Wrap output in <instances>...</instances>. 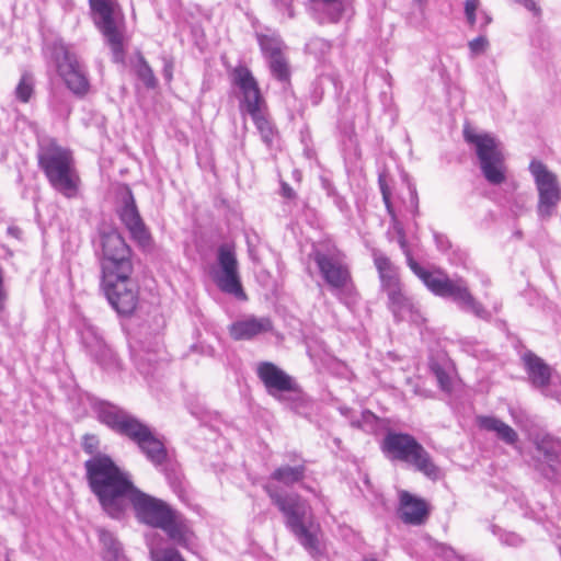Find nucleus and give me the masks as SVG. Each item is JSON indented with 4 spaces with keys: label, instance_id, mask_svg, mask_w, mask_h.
Instances as JSON below:
<instances>
[{
    "label": "nucleus",
    "instance_id": "f257e3e1",
    "mask_svg": "<svg viewBox=\"0 0 561 561\" xmlns=\"http://www.w3.org/2000/svg\"><path fill=\"white\" fill-rule=\"evenodd\" d=\"M91 492L111 518H123L129 507L144 524L159 528L173 508L135 486L129 472L121 469L110 456H98L84 462Z\"/></svg>",
    "mask_w": 561,
    "mask_h": 561
},
{
    "label": "nucleus",
    "instance_id": "f03ea898",
    "mask_svg": "<svg viewBox=\"0 0 561 561\" xmlns=\"http://www.w3.org/2000/svg\"><path fill=\"white\" fill-rule=\"evenodd\" d=\"M96 413L102 424L135 443L151 463L161 466L165 462L168 453L164 444L154 435L152 428L137 416L107 402L100 403Z\"/></svg>",
    "mask_w": 561,
    "mask_h": 561
},
{
    "label": "nucleus",
    "instance_id": "7ed1b4c3",
    "mask_svg": "<svg viewBox=\"0 0 561 561\" xmlns=\"http://www.w3.org/2000/svg\"><path fill=\"white\" fill-rule=\"evenodd\" d=\"M394 229L398 232V243L405 255L408 266L434 295L453 299L462 310L471 312L480 319L490 317L489 311L471 295L463 279H451L442 271L431 272L421 266L412 256L403 228L394 225Z\"/></svg>",
    "mask_w": 561,
    "mask_h": 561
},
{
    "label": "nucleus",
    "instance_id": "20e7f679",
    "mask_svg": "<svg viewBox=\"0 0 561 561\" xmlns=\"http://www.w3.org/2000/svg\"><path fill=\"white\" fill-rule=\"evenodd\" d=\"M272 503L277 506L285 517L287 528L294 534L299 543L311 554L320 553L319 539L311 526L307 525L310 507L300 495L296 493H280L278 489L266 483L263 485Z\"/></svg>",
    "mask_w": 561,
    "mask_h": 561
},
{
    "label": "nucleus",
    "instance_id": "39448f33",
    "mask_svg": "<svg viewBox=\"0 0 561 561\" xmlns=\"http://www.w3.org/2000/svg\"><path fill=\"white\" fill-rule=\"evenodd\" d=\"M231 77L232 83L238 87L241 92L240 110L251 116L261 135V139L266 146L271 147L276 130L263 112L265 101L261 94L257 81L245 66L236 67Z\"/></svg>",
    "mask_w": 561,
    "mask_h": 561
},
{
    "label": "nucleus",
    "instance_id": "423d86ee",
    "mask_svg": "<svg viewBox=\"0 0 561 561\" xmlns=\"http://www.w3.org/2000/svg\"><path fill=\"white\" fill-rule=\"evenodd\" d=\"M309 259L316 263L320 276L331 291L343 299L353 291V280L345 255L335 245L320 243L312 247Z\"/></svg>",
    "mask_w": 561,
    "mask_h": 561
},
{
    "label": "nucleus",
    "instance_id": "0eeeda50",
    "mask_svg": "<svg viewBox=\"0 0 561 561\" xmlns=\"http://www.w3.org/2000/svg\"><path fill=\"white\" fill-rule=\"evenodd\" d=\"M38 164L57 192L67 198L77 195L80 179L69 150L56 145L46 146L38 152Z\"/></svg>",
    "mask_w": 561,
    "mask_h": 561
},
{
    "label": "nucleus",
    "instance_id": "6e6552de",
    "mask_svg": "<svg viewBox=\"0 0 561 561\" xmlns=\"http://www.w3.org/2000/svg\"><path fill=\"white\" fill-rule=\"evenodd\" d=\"M382 451L393 460L412 466L431 480L440 477V469L436 466L428 451L408 433L388 432L381 444Z\"/></svg>",
    "mask_w": 561,
    "mask_h": 561
},
{
    "label": "nucleus",
    "instance_id": "1a4fd4ad",
    "mask_svg": "<svg viewBox=\"0 0 561 561\" xmlns=\"http://www.w3.org/2000/svg\"><path fill=\"white\" fill-rule=\"evenodd\" d=\"M463 137L468 144L474 146L485 180L492 185L502 184L506 179V167L495 137L488 133H477L470 126H465Z\"/></svg>",
    "mask_w": 561,
    "mask_h": 561
},
{
    "label": "nucleus",
    "instance_id": "9d476101",
    "mask_svg": "<svg viewBox=\"0 0 561 561\" xmlns=\"http://www.w3.org/2000/svg\"><path fill=\"white\" fill-rule=\"evenodd\" d=\"M94 23L111 47L114 62L124 61L123 18L116 0H89Z\"/></svg>",
    "mask_w": 561,
    "mask_h": 561
},
{
    "label": "nucleus",
    "instance_id": "9b49d317",
    "mask_svg": "<svg viewBox=\"0 0 561 561\" xmlns=\"http://www.w3.org/2000/svg\"><path fill=\"white\" fill-rule=\"evenodd\" d=\"M100 242L102 277L133 273L131 250L116 229L101 230Z\"/></svg>",
    "mask_w": 561,
    "mask_h": 561
},
{
    "label": "nucleus",
    "instance_id": "f8f14e48",
    "mask_svg": "<svg viewBox=\"0 0 561 561\" xmlns=\"http://www.w3.org/2000/svg\"><path fill=\"white\" fill-rule=\"evenodd\" d=\"M50 57L54 60L58 75L67 88L78 98H83L90 89L84 67L77 56L70 51L61 41H55L49 46Z\"/></svg>",
    "mask_w": 561,
    "mask_h": 561
},
{
    "label": "nucleus",
    "instance_id": "ddd939ff",
    "mask_svg": "<svg viewBox=\"0 0 561 561\" xmlns=\"http://www.w3.org/2000/svg\"><path fill=\"white\" fill-rule=\"evenodd\" d=\"M529 171L538 191L537 214L540 219L547 220L554 215L561 202V185L557 175L541 161L533 160Z\"/></svg>",
    "mask_w": 561,
    "mask_h": 561
},
{
    "label": "nucleus",
    "instance_id": "4468645a",
    "mask_svg": "<svg viewBox=\"0 0 561 561\" xmlns=\"http://www.w3.org/2000/svg\"><path fill=\"white\" fill-rule=\"evenodd\" d=\"M131 274L102 277V289L112 308L121 316L131 314L138 305V288Z\"/></svg>",
    "mask_w": 561,
    "mask_h": 561
},
{
    "label": "nucleus",
    "instance_id": "2eb2a0df",
    "mask_svg": "<svg viewBox=\"0 0 561 561\" xmlns=\"http://www.w3.org/2000/svg\"><path fill=\"white\" fill-rule=\"evenodd\" d=\"M79 333L83 347L96 364L106 370L122 369L121 359L105 342L98 327L90 322H83Z\"/></svg>",
    "mask_w": 561,
    "mask_h": 561
},
{
    "label": "nucleus",
    "instance_id": "dca6fc26",
    "mask_svg": "<svg viewBox=\"0 0 561 561\" xmlns=\"http://www.w3.org/2000/svg\"><path fill=\"white\" fill-rule=\"evenodd\" d=\"M256 375L266 392L280 402L287 400L284 393H300L301 391L296 380L272 362L259 363Z\"/></svg>",
    "mask_w": 561,
    "mask_h": 561
},
{
    "label": "nucleus",
    "instance_id": "f3484780",
    "mask_svg": "<svg viewBox=\"0 0 561 561\" xmlns=\"http://www.w3.org/2000/svg\"><path fill=\"white\" fill-rule=\"evenodd\" d=\"M220 273L215 276L219 289L226 294L233 295L236 298L245 300L247 295L242 288L238 273V261L236 253L228 244H222L217 253Z\"/></svg>",
    "mask_w": 561,
    "mask_h": 561
},
{
    "label": "nucleus",
    "instance_id": "a211bd4d",
    "mask_svg": "<svg viewBox=\"0 0 561 561\" xmlns=\"http://www.w3.org/2000/svg\"><path fill=\"white\" fill-rule=\"evenodd\" d=\"M117 215L122 224L129 231L131 238L140 245H147L150 241V233L140 217L131 190L125 186L121 194Z\"/></svg>",
    "mask_w": 561,
    "mask_h": 561
},
{
    "label": "nucleus",
    "instance_id": "6ab92c4d",
    "mask_svg": "<svg viewBox=\"0 0 561 561\" xmlns=\"http://www.w3.org/2000/svg\"><path fill=\"white\" fill-rule=\"evenodd\" d=\"M536 450L543 457L546 467L541 474L549 481L558 480L559 468H561V438L550 434L536 435L534 438Z\"/></svg>",
    "mask_w": 561,
    "mask_h": 561
},
{
    "label": "nucleus",
    "instance_id": "aec40b11",
    "mask_svg": "<svg viewBox=\"0 0 561 561\" xmlns=\"http://www.w3.org/2000/svg\"><path fill=\"white\" fill-rule=\"evenodd\" d=\"M528 377L537 389L547 396L559 399L561 390L552 391L551 386V368L536 354L528 352L523 357Z\"/></svg>",
    "mask_w": 561,
    "mask_h": 561
},
{
    "label": "nucleus",
    "instance_id": "412c9836",
    "mask_svg": "<svg viewBox=\"0 0 561 561\" xmlns=\"http://www.w3.org/2000/svg\"><path fill=\"white\" fill-rule=\"evenodd\" d=\"M388 296V307L398 321L409 320L412 322H420L422 317L411 300L402 293L401 284L393 286L391 289L383 290Z\"/></svg>",
    "mask_w": 561,
    "mask_h": 561
},
{
    "label": "nucleus",
    "instance_id": "4be33fe9",
    "mask_svg": "<svg viewBox=\"0 0 561 561\" xmlns=\"http://www.w3.org/2000/svg\"><path fill=\"white\" fill-rule=\"evenodd\" d=\"M399 516L404 524L422 525L428 516L426 502L408 491L400 492Z\"/></svg>",
    "mask_w": 561,
    "mask_h": 561
},
{
    "label": "nucleus",
    "instance_id": "5701e85b",
    "mask_svg": "<svg viewBox=\"0 0 561 561\" xmlns=\"http://www.w3.org/2000/svg\"><path fill=\"white\" fill-rule=\"evenodd\" d=\"M159 529L163 530L173 543L183 548H187L194 537L188 520L175 510Z\"/></svg>",
    "mask_w": 561,
    "mask_h": 561
},
{
    "label": "nucleus",
    "instance_id": "b1692460",
    "mask_svg": "<svg viewBox=\"0 0 561 561\" xmlns=\"http://www.w3.org/2000/svg\"><path fill=\"white\" fill-rule=\"evenodd\" d=\"M272 329L273 323L270 318L251 316L232 323L229 332L232 339L240 341L253 339L259 334L272 331Z\"/></svg>",
    "mask_w": 561,
    "mask_h": 561
},
{
    "label": "nucleus",
    "instance_id": "393cba45",
    "mask_svg": "<svg viewBox=\"0 0 561 561\" xmlns=\"http://www.w3.org/2000/svg\"><path fill=\"white\" fill-rule=\"evenodd\" d=\"M477 423L480 428L495 433L506 445L514 446L518 442L517 432L497 417L481 415L477 417Z\"/></svg>",
    "mask_w": 561,
    "mask_h": 561
},
{
    "label": "nucleus",
    "instance_id": "a878e982",
    "mask_svg": "<svg viewBox=\"0 0 561 561\" xmlns=\"http://www.w3.org/2000/svg\"><path fill=\"white\" fill-rule=\"evenodd\" d=\"M373 257L380 277L382 290L391 289V287L393 288V286L398 285L400 280L397 268L390 259L379 250L373 251Z\"/></svg>",
    "mask_w": 561,
    "mask_h": 561
},
{
    "label": "nucleus",
    "instance_id": "bb28decb",
    "mask_svg": "<svg viewBox=\"0 0 561 561\" xmlns=\"http://www.w3.org/2000/svg\"><path fill=\"white\" fill-rule=\"evenodd\" d=\"M98 534L103 547L104 561H126L122 543L113 533L101 528Z\"/></svg>",
    "mask_w": 561,
    "mask_h": 561
},
{
    "label": "nucleus",
    "instance_id": "cd10ccee",
    "mask_svg": "<svg viewBox=\"0 0 561 561\" xmlns=\"http://www.w3.org/2000/svg\"><path fill=\"white\" fill-rule=\"evenodd\" d=\"M306 474V467L304 465L280 466L276 468L271 474V479L277 481L286 486L294 485L304 480Z\"/></svg>",
    "mask_w": 561,
    "mask_h": 561
},
{
    "label": "nucleus",
    "instance_id": "c85d7f7f",
    "mask_svg": "<svg viewBox=\"0 0 561 561\" xmlns=\"http://www.w3.org/2000/svg\"><path fill=\"white\" fill-rule=\"evenodd\" d=\"M259 45L261 47V50L263 55L268 59L276 55H280L283 49V42L279 38V36L273 34V35H265L260 34L257 35Z\"/></svg>",
    "mask_w": 561,
    "mask_h": 561
},
{
    "label": "nucleus",
    "instance_id": "c756f323",
    "mask_svg": "<svg viewBox=\"0 0 561 561\" xmlns=\"http://www.w3.org/2000/svg\"><path fill=\"white\" fill-rule=\"evenodd\" d=\"M49 107L59 117L66 118L71 113V103L68 95L61 91H53L49 98Z\"/></svg>",
    "mask_w": 561,
    "mask_h": 561
},
{
    "label": "nucleus",
    "instance_id": "7c9ffc66",
    "mask_svg": "<svg viewBox=\"0 0 561 561\" xmlns=\"http://www.w3.org/2000/svg\"><path fill=\"white\" fill-rule=\"evenodd\" d=\"M316 7L321 8L331 22H337L344 12L343 0H309Z\"/></svg>",
    "mask_w": 561,
    "mask_h": 561
},
{
    "label": "nucleus",
    "instance_id": "2f4dec72",
    "mask_svg": "<svg viewBox=\"0 0 561 561\" xmlns=\"http://www.w3.org/2000/svg\"><path fill=\"white\" fill-rule=\"evenodd\" d=\"M272 76L280 82H287L290 77L289 65L283 54L268 58Z\"/></svg>",
    "mask_w": 561,
    "mask_h": 561
},
{
    "label": "nucleus",
    "instance_id": "473e14b6",
    "mask_svg": "<svg viewBox=\"0 0 561 561\" xmlns=\"http://www.w3.org/2000/svg\"><path fill=\"white\" fill-rule=\"evenodd\" d=\"M136 75L148 89H154L158 85L152 68L141 54L138 55Z\"/></svg>",
    "mask_w": 561,
    "mask_h": 561
},
{
    "label": "nucleus",
    "instance_id": "72a5a7b5",
    "mask_svg": "<svg viewBox=\"0 0 561 561\" xmlns=\"http://www.w3.org/2000/svg\"><path fill=\"white\" fill-rule=\"evenodd\" d=\"M34 77L30 72H24L15 88V96L19 101L27 103L34 93Z\"/></svg>",
    "mask_w": 561,
    "mask_h": 561
},
{
    "label": "nucleus",
    "instance_id": "f704fd0d",
    "mask_svg": "<svg viewBox=\"0 0 561 561\" xmlns=\"http://www.w3.org/2000/svg\"><path fill=\"white\" fill-rule=\"evenodd\" d=\"M331 49V44L324 38L313 37L306 44V50L316 57L325 56Z\"/></svg>",
    "mask_w": 561,
    "mask_h": 561
},
{
    "label": "nucleus",
    "instance_id": "c9c22d12",
    "mask_svg": "<svg viewBox=\"0 0 561 561\" xmlns=\"http://www.w3.org/2000/svg\"><path fill=\"white\" fill-rule=\"evenodd\" d=\"M153 561H184L180 552L174 548H164L151 551Z\"/></svg>",
    "mask_w": 561,
    "mask_h": 561
},
{
    "label": "nucleus",
    "instance_id": "e433bc0d",
    "mask_svg": "<svg viewBox=\"0 0 561 561\" xmlns=\"http://www.w3.org/2000/svg\"><path fill=\"white\" fill-rule=\"evenodd\" d=\"M99 447H100V440H99L98 436H95L93 434H85L83 436L82 448L87 454L92 455V457L90 459H93L98 456H106L105 454L99 453Z\"/></svg>",
    "mask_w": 561,
    "mask_h": 561
},
{
    "label": "nucleus",
    "instance_id": "4c0bfd02",
    "mask_svg": "<svg viewBox=\"0 0 561 561\" xmlns=\"http://www.w3.org/2000/svg\"><path fill=\"white\" fill-rule=\"evenodd\" d=\"M436 554L445 561H461V557L449 546L438 543L435 548Z\"/></svg>",
    "mask_w": 561,
    "mask_h": 561
},
{
    "label": "nucleus",
    "instance_id": "58836bf2",
    "mask_svg": "<svg viewBox=\"0 0 561 561\" xmlns=\"http://www.w3.org/2000/svg\"><path fill=\"white\" fill-rule=\"evenodd\" d=\"M432 370L436 377L439 387L445 391L450 390L451 380L449 375L438 365H434L432 367Z\"/></svg>",
    "mask_w": 561,
    "mask_h": 561
},
{
    "label": "nucleus",
    "instance_id": "ea45409f",
    "mask_svg": "<svg viewBox=\"0 0 561 561\" xmlns=\"http://www.w3.org/2000/svg\"><path fill=\"white\" fill-rule=\"evenodd\" d=\"M469 49L473 56L483 54L489 47V41L486 36L480 35L469 42Z\"/></svg>",
    "mask_w": 561,
    "mask_h": 561
},
{
    "label": "nucleus",
    "instance_id": "a19ab883",
    "mask_svg": "<svg viewBox=\"0 0 561 561\" xmlns=\"http://www.w3.org/2000/svg\"><path fill=\"white\" fill-rule=\"evenodd\" d=\"M500 539L503 545H506L510 547H518L523 542L522 537L515 533H505V534L501 535Z\"/></svg>",
    "mask_w": 561,
    "mask_h": 561
},
{
    "label": "nucleus",
    "instance_id": "79ce46f5",
    "mask_svg": "<svg viewBox=\"0 0 561 561\" xmlns=\"http://www.w3.org/2000/svg\"><path fill=\"white\" fill-rule=\"evenodd\" d=\"M161 59L163 62L162 75H163L164 79L168 82H170L173 78V69H174L173 59L168 56H162Z\"/></svg>",
    "mask_w": 561,
    "mask_h": 561
},
{
    "label": "nucleus",
    "instance_id": "37998d69",
    "mask_svg": "<svg viewBox=\"0 0 561 561\" xmlns=\"http://www.w3.org/2000/svg\"><path fill=\"white\" fill-rule=\"evenodd\" d=\"M434 240H435L437 249L442 252H446L451 247L449 239L445 234L435 232Z\"/></svg>",
    "mask_w": 561,
    "mask_h": 561
},
{
    "label": "nucleus",
    "instance_id": "c03bdc74",
    "mask_svg": "<svg viewBox=\"0 0 561 561\" xmlns=\"http://www.w3.org/2000/svg\"><path fill=\"white\" fill-rule=\"evenodd\" d=\"M378 184H379V188H380L382 197H385V194H386V196H391V192L386 182L385 175H382V174L379 175Z\"/></svg>",
    "mask_w": 561,
    "mask_h": 561
},
{
    "label": "nucleus",
    "instance_id": "a18cd8bd",
    "mask_svg": "<svg viewBox=\"0 0 561 561\" xmlns=\"http://www.w3.org/2000/svg\"><path fill=\"white\" fill-rule=\"evenodd\" d=\"M5 298H7V294L4 290L3 271H2V267L0 266V310L3 309V304H4Z\"/></svg>",
    "mask_w": 561,
    "mask_h": 561
},
{
    "label": "nucleus",
    "instance_id": "49530a36",
    "mask_svg": "<svg viewBox=\"0 0 561 561\" xmlns=\"http://www.w3.org/2000/svg\"><path fill=\"white\" fill-rule=\"evenodd\" d=\"M411 207H412V213L414 215H417L419 214V197H417L416 190L414 187L411 188Z\"/></svg>",
    "mask_w": 561,
    "mask_h": 561
},
{
    "label": "nucleus",
    "instance_id": "de8ad7c7",
    "mask_svg": "<svg viewBox=\"0 0 561 561\" xmlns=\"http://www.w3.org/2000/svg\"><path fill=\"white\" fill-rule=\"evenodd\" d=\"M382 201L385 203L387 213L390 215L391 219L396 222L397 217H396V213H394L390 196L385 195V197H382Z\"/></svg>",
    "mask_w": 561,
    "mask_h": 561
},
{
    "label": "nucleus",
    "instance_id": "09e8293b",
    "mask_svg": "<svg viewBox=\"0 0 561 561\" xmlns=\"http://www.w3.org/2000/svg\"><path fill=\"white\" fill-rule=\"evenodd\" d=\"M479 7V0H466L465 2V13L471 14L476 12Z\"/></svg>",
    "mask_w": 561,
    "mask_h": 561
},
{
    "label": "nucleus",
    "instance_id": "8fccbe9b",
    "mask_svg": "<svg viewBox=\"0 0 561 561\" xmlns=\"http://www.w3.org/2000/svg\"><path fill=\"white\" fill-rule=\"evenodd\" d=\"M274 1H275V3L277 5H280V7L285 8L288 11V15L290 18L294 16V12H293V9H291V0H274Z\"/></svg>",
    "mask_w": 561,
    "mask_h": 561
},
{
    "label": "nucleus",
    "instance_id": "3c124183",
    "mask_svg": "<svg viewBox=\"0 0 561 561\" xmlns=\"http://www.w3.org/2000/svg\"><path fill=\"white\" fill-rule=\"evenodd\" d=\"M524 7L534 12L535 14H538L540 12V9L537 7L536 2L534 0H526L524 3Z\"/></svg>",
    "mask_w": 561,
    "mask_h": 561
},
{
    "label": "nucleus",
    "instance_id": "603ef678",
    "mask_svg": "<svg viewBox=\"0 0 561 561\" xmlns=\"http://www.w3.org/2000/svg\"><path fill=\"white\" fill-rule=\"evenodd\" d=\"M282 192L283 195L287 198H293L295 196L294 190L287 183H283Z\"/></svg>",
    "mask_w": 561,
    "mask_h": 561
},
{
    "label": "nucleus",
    "instance_id": "864d4df0",
    "mask_svg": "<svg viewBox=\"0 0 561 561\" xmlns=\"http://www.w3.org/2000/svg\"><path fill=\"white\" fill-rule=\"evenodd\" d=\"M466 14V18H467V21L468 23L473 26L474 23H476V20H477V15H476V12H472L471 14L469 13H465Z\"/></svg>",
    "mask_w": 561,
    "mask_h": 561
},
{
    "label": "nucleus",
    "instance_id": "5fc2aeb1",
    "mask_svg": "<svg viewBox=\"0 0 561 561\" xmlns=\"http://www.w3.org/2000/svg\"><path fill=\"white\" fill-rule=\"evenodd\" d=\"M482 19H483V23H482L481 27H486L492 21L491 16L489 14H486L485 12L482 13Z\"/></svg>",
    "mask_w": 561,
    "mask_h": 561
},
{
    "label": "nucleus",
    "instance_id": "6e6d98bb",
    "mask_svg": "<svg viewBox=\"0 0 561 561\" xmlns=\"http://www.w3.org/2000/svg\"><path fill=\"white\" fill-rule=\"evenodd\" d=\"M525 1H526V0H515V2H516V3H519V4H522V5H524Z\"/></svg>",
    "mask_w": 561,
    "mask_h": 561
},
{
    "label": "nucleus",
    "instance_id": "4d7b16f0",
    "mask_svg": "<svg viewBox=\"0 0 561 561\" xmlns=\"http://www.w3.org/2000/svg\"><path fill=\"white\" fill-rule=\"evenodd\" d=\"M366 414L374 417V414L371 412H366Z\"/></svg>",
    "mask_w": 561,
    "mask_h": 561
},
{
    "label": "nucleus",
    "instance_id": "13d9d810",
    "mask_svg": "<svg viewBox=\"0 0 561 561\" xmlns=\"http://www.w3.org/2000/svg\"><path fill=\"white\" fill-rule=\"evenodd\" d=\"M364 561H376L375 559H365Z\"/></svg>",
    "mask_w": 561,
    "mask_h": 561
}]
</instances>
